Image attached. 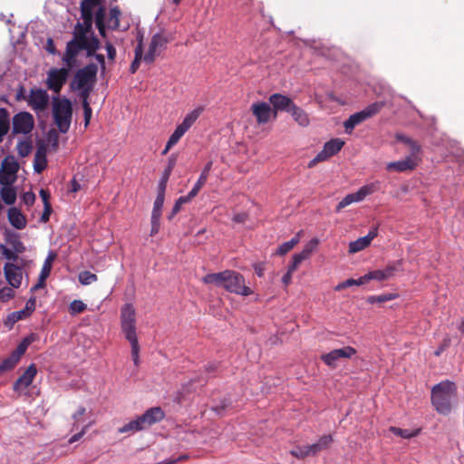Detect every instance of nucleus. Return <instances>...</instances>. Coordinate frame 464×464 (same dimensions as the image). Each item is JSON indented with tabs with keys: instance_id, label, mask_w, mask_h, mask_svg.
Returning <instances> with one entry per match:
<instances>
[{
	"instance_id": "1",
	"label": "nucleus",
	"mask_w": 464,
	"mask_h": 464,
	"mask_svg": "<svg viewBox=\"0 0 464 464\" xmlns=\"http://www.w3.org/2000/svg\"><path fill=\"white\" fill-rule=\"evenodd\" d=\"M206 285H214L224 288L226 291L244 296L250 295L252 290L245 285V279L241 274L233 270H224L219 273H211L202 278Z\"/></svg>"
},
{
	"instance_id": "2",
	"label": "nucleus",
	"mask_w": 464,
	"mask_h": 464,
	"mask_svg": "<svg viewBox=\"0 0 464 464\" xmlns=\"http://www.w3.org/2000/svg\"><path fill=\"white\" fill-rule=\"evenodd\" d=\"M458 396L456 383L444 380L435 384L430 391V403L435 411L441 415H449Z\"/></svg>"
},
{
	"instance_id": "3",
	"label": "nucleus",
	"mask_w": 464,
	"mask_h": 464,
	"mask_svg": "<svg viewBox=\"0 0 464 464\" xmlns=\"http://www.w3.org/2000/svg\"><path fill=\"white\" fill-rule=\"evenodd\" d=\"M135 310L131 304H126L121 309V324L125 338L131 346V355L135 365L139 364V342L136 334Z\"/></svg>"
},
{
	"instance_id": "4",
	"label": "nucleus",
	"mask_w": 464,
	"mask_h": 464,
	"mask_svg": "<svg viewBox=\"0 0 464 464\" xmlns=\"http://www.w3.org/2000/svg\"><path fill=\"white\" fill-rule=\"evenodd\" d=\"M52 115L53 122L62 133H67L72 119V105L71 101L60 96L52 98Z\"/></svg>"
},
{
	"instance_id": "5",
	"label": "nucleus",
	"mask_w": 464,
	"mask_h": 464,
	"mask_svg": "<svg viewBox=\"0 0 464 464\" xmlns=\"http://www.w3.org/2000/svg\"><path fill=\"white\" fill-rule=\"evenodd\" d=\"M97 72L98 66L93 63H88L75 72L70 83V88L83 89L89 86L94 87L97 81Z\"/></svg>"
},
{
	"instance_id": "6",
	"label": "nucleus",
	"mask_w": 464,
	"mask_h": 464,
	"mask_svg": "<svg viewBox=\"0 0 464 464\" xmlns=\"http://www.w3.org/2000/svg\"><path fill=\"white\" fill-rule=\"evenodd\" d=\"M11 136L29 135L34 128V118L28 111H19L12 118Z\"/></svg>"
},
{
	"instance_id": "7",
	"label": "nucleus",
	"mask_w": 464,
	"mask_h": 464,
	"mask_svg": "<svg viewBox=\"0 0 464 464\" xmlns=\"http://www.w3.org/2000/svg\"><path fill=\"white\" fill-rule=\"evenodd\" d=\"M380 189V182L375 181L361 187L355 193L346 195L336 206L335 211L340 212L343 208L351 205L352 203L360 202L367 196L378 191Z\"/></svg>"
},
{
	"instance_id": "8",
	"label": "nucleus",
	"mask_w": 464,
	"mask_h": 464,
	"mask_svg": "<svg viewBox=\"0 0 464 464\" xmlns=\"http://www.w3.org/2000/svg\"><path fill=\"white\" fill-rule=\"evenodd\" d=\"M70 68H53L47 73L46 85L49 90L53 91L56 93V96H59V93L67 81L69 76Z\"/></svg>"
},
{
	"instance_id": "9",
	"label": "nucleus",
	"mask_w": 464,
	"mask_h": 464,
	"mask_svg": "<svg viewBox=\"0 0 464 464\" xmlns=\"http://www.w3.org/2000/svg\"><path fill=\"white\" fill-rule=\"evenodd\" d=\"M26 101L32 110L38 113L44 112L48 108L50 97L45 90L32 88Z\"/></svg>"
},
{
	"instance_id": "10",
	"label": "nucleus",
	"mask_w": 464,
	"mask_h": 464,
	"mask_svg": "<svg viewBox=\"0 0 464 464\" xmlns=\"http://www.w3.org/2000/svg\"><path fill=\"white\" fill-rule=\"evenodd\" d=\"M18 169L19 165L14 158L6 157L4 159L0 169V184L11 186L16 179Z\"/></svg>"
},
{
	"instance_id": "11",
	"label": "nucleus",
	"mask_w": 464,
	"mask_h": 464,
	"mask_svg": "<svg viewBox=\"0 0 464 464\" xmlns=\"http://www.w3.org/2000/svg\"><path fill=\"white\" fill-rule=\"evenodd\" d=\"M356 353L357 352L353 347L344 346L322 354L320 358L329 367L335 368L339 360L351 358L355 355Z\"/></svg>"
},
{
	"instance_id": "12",
	"label": "nucleus",
	"mask_w": 464,
	"mask_h": 464,
	"mask_svg": "<svg viewBox=\"0 0 464 464\" xmlns=\"http://www.w3.org/2000/svg\"><path fill=\"white\" fill-rule=\"evenodd\" d=\"M169 40L161 34H156L152 36L148 52L144 55V62L151 63L157 55L166 48Z\"/></svg>"
},
{
	"instance_id": "13",
	"label": "nucleus",
	"mask_w": 464,
	"mask_h": 464,
	"mask_svg": "<svg viewBox=\"0 0 464 464\" xmlns=\"http://www.w3.org/2000/svg\"><path fill=\"white\" fill-rule=\"evenodd\" d=\"M165 417V414L161 408L160 407H153L147 410L142 415H140L139 418L140 425L142 429H146L148 427H150L151 425L160 421Z\"/></svg>"
},
{
	"instance_id": "14",
	"label": "nucleus",
	"mask_w": 464,
	"mask_h": 464,
	"mask_svg": "<svg viewBox=\"0 0 464 464\" xmlns=\"http://www.w3.org/2000/svg\"><path fill=\"white\" fill-rule=\"evenodd\" d=\"M419 164L420 160H414V157H406L401 160L389 162L386 165V169L389 171L407 172L415 169Z\"/></svg>"
},
{
	"instance_id": "15",
	"label": "nucleus",
	"mask_w": 464,
	"mask_h": 464,
	"mask_svg": "<svg viewBox=\"0 0 464 464\" xmlns=\"http://www.w3.org/2000/svg\"><path fill=\"white\" fill-rule=\"evenodd\" d=\"M269 102L273 106L274 118H276L278 111L289 112L292 106L295 104V102L290 98L280 93L272 94L269 97Z\"/></svg>"
},
{
	"instance_id": "16",
	"label": "nucleus",
	"mask_w": 464,
	"mask_h": 464,
	"mask_svg": "<svg viewBox=\"0 0 464 464\" xmlns=\"http://www.w3.org/2000/svg\"><path fill=\"white\" fill-rule=\"evenodd\" d=\"M4 274L12 287L18 288L21 285L23 273L19 266L12 263H6L4 266Z\"/></svg>"
},
{
	"instance_id": "17",
	"label": "nucleus",
	"mask_w": 464,
	"mask_h": 464,
	"mask_svg": "<svg viewBox=\"0 0 464 464\" xmlns=\"http://www.w3.org/2000/svg\"><path fill=\"white\" fill-rule=\"evenodd\" d=\"M36 373L37 369L35 364H30L28 368L24 372V373L14 383V391L21 392L22 390L29 387L32 384Z\"/></svg>"
},
{
	"instance_id": "18",
	"label": "nucleus",
	"mask_w": 464,
	"mask_h": 464,
	"mask_svg": "<svg viewBox=\"0 0 464 464\" xmlns=\"http://www.w3.org/2000/svg\"><path fill=\"white\" fill-rule=\"evenodd\" d=\"M92 24L93 22L90 21L86 24L85 20H82V23L78 22L74 26L73 38L72 40L85 45L89 40L88 34L92 33Z\"/></svg>"
},
{
	"instance_id": "19",
	"label": "nucleus",
	"mask_w": 464,
	"mask_h": 464,
	"mask_svg": "<svg viewBox=\"0 0 464 464\" xmlns=\"http://www.w3.org/2000/svg\"><path fill=\"white\" fill-rule=\"evenodd\" d=\"M251 111L256 119L258 124H266L268 122L271 115V107L266 102H256L251 106Z\"/></svg>"
},
{
	"instance_id": "20",
	"label": "nucleus",
	"mask_w": 464,
	"mask_h": 464,
	"mask_svg": "<svg viewBox=\"0 0 464 464\" xmlns=\"http://www.w3.org/2000/svg\"><path fill=\"white\" fill-rule=\"evenodd\" d=\"M82 50H84L83 44H81L73 40L69 41L66 44V50L63 57V63H65L69 68H72L75 62L76 56Z\"/></svg>"
},
{
	"instance_id": "21",
	"label": "nucleus",
	"mask_w": 464,
	"mask_h": 464,
	"mask_svg": "<svg viewBox=\"0 0 464 464\" xmlns=\"http://www.w3.org/2000/svg\"><path fill=\"white\" fill-rule=\"evenodd\" d=\"M377 236L376 229L369 231L365 237H359L349 244V253L354 254L366 248Z\"/></svg>"
},
{
	"instance_id": "22",
	"label": "nucleus",
	"mask_w": 464,
	"mask_h": 464,
	"mask_svg": "<svg viewBox=\"0 0 464 464\" xmlns=\"http://www.w3.org/2000/svg\"><path fill=\"white\" fill-rule=\"evenodd\" d=\"M47 148L44 144L37 147L34 159V169L36 173H42L47 167Z\"/></svg>"
},
{
	"instance_id": "23",
	"label": "nucleus",
	"mask_w": 464,
	"mask_h": 464,
	"mask_svg": "<svg viewBox=\"0 0 464 464\" xmlns=\"http://www.w3.org/2000/svg\"><path fill=\"white\" fill-rule=\"evenodd\" d=\"M178 157L176 154H171L168 159V163L166 168L163 170L160 184H159V191L165 193L166 186L169 181V179L171 175L173 169L176 166Z\"/></svg>"
},
{
	"instance_id": "24",
	"label": "nucleus",
	"mask_w": 464,
	"mask_h": 464,
	"mask_svg": "<svg viewBox=\"0 0 464 464\" xmlns=\"http://www.w3.org/2000/svg\"><path fill=\"white\" fill-rule=\"evenodd\" d=\"M101 3L100 0H82L80 5L81 16L85 20L86 24L92 21L93 22V9Z\"/></svg>"
},
{
	"instance_id": "25",
	"label": "nucleus",
	"mask_w": 464,
	"mask_h": 464,
	"mask_svg": "<svg viewBox=\"0 0 464 464\" xmlns=\"http://www.w3.org/2000/svg\"><path fill=\"white\" fill-rule=\"evenodd\" d=\"M8 220L16 229H23L26 227V218L17 208H9Z\"/></svg>"
},
{
	"instance_id": "26",
	"label": "nucleus",
	"mask_w": 464,
	"mask_h": 464,
	"mask_svg": "<svg viewBox=\"0 0 464 464\" xmlns=\"http://www.w3.org/2000/svg\"><path fill=\"white\" fill-rule=\"evenodd\" d=\"M332 435L322 436L317 442L309 445V450L312 456L317 455L319 452L328 449L333 442Z\"/></svg>"
},
{
	"instance_id": "27",
	"label": "nucleus",
	"mask_w": 464,
	"mask_h": 464,
	"mask_svg": "<svg viewBox=\"0 0 464 464\" xmlns=\"http://www.w3.org/2000/svg\"><path fill=\"white\" fill-rule=\"evenodd\" d=\"M394 271H395V267L394 266H387L383 270L371 271V272H369V273H367L365 275V277L367 279V283L370 280L382 281V280H385V279L392 276L393 274H394Z\"/></svg>"
},
{
	"instance_id": "28",
	"label": "nucleus",
	"mask_w": 464,
	"mask_h": 464,
	"mask_svg": "<svg viewBox=\"0 0 464 464\" xmlns=\"http://www.w3.org/2000/svg\"><path fill=\"white\" fill-rule=\"evenodd\" d=\"M367 120L366 115L364 114L363 111H361L359 112L352 114L348 120H346L343 123V126L345 128V131L347 133H351L353 130L362 122Z\"/></svg>"
},
{
	"instance_id": "29",
	"label": "nucleus",
	"mask_w": 464,
	"mask_h": 464,
	"mask_svg": "<svg viewBox=\"0 0 464 464\" xmlns=\"http://www.w3.org/2000/svg\"><path fill=\"white\" fill-rule=\"evenodd\" d=\"M10 115L5 108H0V143L10 130Z\"/></svg>"
},
{
	"instance_id": "30",
	"label": "nucleus",
	"mask_w": 464,
	"mask_h": 464,
	"mask_svg": "<svg viewBox=\"0 0 464 464\" xmlns=\"http://www.w3.org/2000/svg\"><path fill=\"white\" fill-rule=\"evenodd\" d=\"M202 111V107L194 109L192 111L186 115L183 121L179 126L187 132L190 129V127L195 123V121L198 119Z\"/></svg>"
},
{
	"instance_id": "31",
	"label": "nucleus",
	"mask_w": 464,
	"mask_h": 464,
	"mask_svg": "<svg viewBox=\"0 0 464 464\" xmlns=\"http://www.w3.org/2000/svg\"><path fill=\"white\" fill-rule=\"evenodd\" d=\"M294 120L303 127H305L309 124V118L307 113L300 107L294 104L291 110L289 111Z\"/></svg>"
},
{
	"instance_id": "32",
	"label": "nucleus",
	"mask_w": 464,
	"mask_h": 464,
	"mask_svg": "<svg viewBox=\"0 0 464 464\" xmlns=\"http://www.w3.org/2000/svg\"><path fill=\"white\" fill-rule=\"evenodd\" d=\"M301 231L298 232L291 240L283 243L279 246V247L276 251V255L285 256L289 251H291L295 245H297L300 241Z\"/></svg>"
},
{
	"instance_id": "33",
	"label": "nucleus",
	"mask_w": 464,
	"mask_h": 464,
	"mask_svg": "<svg viewBox=\"0 0 464 464\" xmlns=\"http://www.w3.org/2000/svg\"><path fill=\"white\" fill-rule=\"evenodd\" d=\"M344 145V141L341 139H332L324 145V149L327 151L330 157L338 153Z\"/></svg>"
},
{
	"instance_id": "34",
	"label": "nucleus",
	"mask_w": 464,
	"mask_h": 464,
	"mask_svg": "<svg viewBox=\"0 0 464 464\" xmlns=\"http://www.w3.org/2000/svg\"><path fill=\"white\" fill-rule=\"evenodd\" d=\"M0 195L4 202L7 205H12L16 200V191L10 186H3L0 190Z\"/></svg>"
},
{
	"instance_id": "35",
	"label": "nucleus",
	"mask_w": 464,
	"mask_h": 464,
	"mask_svg": "<svg viewBox=\"0 0 464 464\" xmlns=\"http://www.w3.org/2000/svg\"><path fill=\"white\" fill-rule=\"evenodd\" d=\"M100 40L97 38V36L94 35L92 32L91 37H89V40L87 41V44L84 45V50L86 51L87 56H93L97 50L100 49Z\"/></svg>"
},
{
	"instance_id": "36",
	"label": "nucleus",
	"mask_w": 464,
	"mask_h": 464,
	"mask_svg": "<svg viewBox=\"0 0 464 464\" xmlns=\"http://www.w3.org/2000/svg\"><path fill=\"white\" fill-rule=\"evenodd\" d=\"M17 153L20 157H27L33 150V142L30 138L18 141L16 145Z\"/></svg>"
},
{
	"instance_id": "37",
	"label": "nucleus",
	"mask_w": 464,
	"mask_h": 464,
	"mask_svg": "<svg viewBox=\"0 0 464 464\" xmlns=\"http://www.w3.org/2000/svg\"><path fill=\"white\" fill-rule=\"evenodd\" d=\"M212 165H213L212 161H208L205 165L204 169L201 171V174H200L198 179L197 180L196 184L193 187L195 191L197 190L198 192H199L201 188L206 184V182L208 180V175H209V172L211 170Z\"/></svg>"
},
{
	"instance_id": "38",
	"label": "nucleus",
	"mask_w": 464,
	"mask_h": 464,
	"mask_svg": "<svg viewBox=\"0 0 464 464\" xmlns=\"http://www.w3.org/2000/svg\"><path fill=\"white\" fill-rule=\"evenodd\" d=\"M20 361V358L12 353L10 356L5 358L0 364V372H7L13 370L18 362Z\"/></svg>"
},
{
	"instance_id": "39",
	"label": "nucleus",
	"mask_w": 464,
	"mask_h": 464,
	"mask_svg": "<svg viewBox=\"0 0 464 464\" xmlns=\"http://www.w3.org/2000/svg\"><path fill=\"white\" fill-rule=\"evenodd\" d=\"M163 203H164V193L159 191L157 198L154 201L153 209H152V213H151V219H160Z\"/></svg>"
},
{
	"instance_id": "40",
	"label": "nucleus",
	"mask_w": 464,
	"mask_h": 464,
	"mask_svg": "<svg viewBox=\"0 0 464 464\" xmlns=\"http://www.w3.org/2000/svg\"><path fill=\"white\" fill-rule=\"evenodd\" d=\"M367 283V279L365 277V275L361 276L358 279L350 278L347 279L340 284H338L335 287V291H341L343 289H345L347 287L353 286V285H362Z\"/></svg>"
},
{
	"instance_id": "41",
	"label": "nucleus",
	"mask_w": 464,
	"mask_h": 464,
	"mask_svg": "<svg viewBox=\"0 0 464 464\" xmlns=\"http://www.w3.org/2000/svg\"><path fill=\"white\" fill-rule=\"evenodd\" d=\"M389 430L394 435L401 437L403 439H411V438L417 436L420 433L419 429L415 430H405V429H401V428L392 426V427H390Z\"/></svg>"
},
{
	"instance_id": "42",
	"label": "nucleus",
	"mask_w": 464,
	"mask_h": 464,
	"mask_svg": "<svg viewBox=\"0 0 464 464\" xmlns=\"http://www.w3.org/2000/svg\"><path fill=\"white\" fill-rule=\"evenodd\" d=\"M385 106V102H375L370 105H368L365 109H363V112L366 115L367 119L376 115L381 111V110Z\"/></svg>"
},
{
	"instance_id": "43",
	"label": "nucleus",
	"mask_w": 464,
	"mask_h": 464,
	"mask_svg": "<svg viewBox=\"0 0 464 464\" xmlns=\"http://www.w3.org/2000/svg\"><path fill=\"white\" fill-rule=\"evenodd\" d=\"M319 244V240L317 238L311 239L303 248L300 253H297L300 256H303L304 260L309 258L311 254L314 251Z\"/></svg>"
},
{
	"instance_id": "44",
	"label": "nucleus",
	"mask_w": 464,
	"mask_h": 464,
	"mask_svg": "<svg viewBox=\"0 0 464 464\" xmlns=\"http://www.w3.org/2000/svg\"><path fill=\"white\" fill-rule=\"evenodd\" d=\"M143 430L139 418L134 420L130 421L129 423L123 425L119 429L120 433H127V432H134Z\"/></svg>"
},
{
	"instance_id": "45",
	"label": "nucleus",
	"mask_w": 464,
	"mask_h": 464,
	"mask_svg": "<svg viewBox=\"0 0 464 464\" xmlns=\"http://www.w3.org/2000/svg\"><path fill=\"white\" fill-rule=\"evenodd\" d=\"M98 280L95 274L90 271H82L79 274V281L82 285H91Z\"/></svg>"
},
{
	"instance_id": "46",
	"label": "nucleus",
	"mask_w": 464,
	"mask_h": 464,
	"mask_svg": "<svg viewBox=\"0 0 464 464\" xmlns=\"http://www.w3.org/2000/svg\"><path fill=\"white\" fill-rule=\"evenodd\" d=\"M121 12L118 7H113L110 10L109 24L111 29L115 30L120 25Z\"/></svg>"
},
{
	"instance_id": "47",
	"label": "nucleus",
	"mask_w": 464,
	"mask_h": 464,
	"mask_svg": "<svg viewBox=\"0 0 464 464\" xmlns=\"http://www.w3.org/2000/svg\"><path fill=\"white\" fill-rule=\"evenodd\" d=\"M291 454L297 459H304L306 457L312 456L309 450V445L296 446L295 449L291 450Z\"/></svg>"
},
{
	"instance_id": "48",
	"label": "nucleus",
	"mask_w": 464,
	"mask_h": 464,
	"mask_svg": "<svg viewBox=\"0 0 464 464\" xmlns=\"http://www.w3.org/2000/svg\"><path fill=\"white\" fill-rule=\"evenodd\" d=\"M55 257H56V255L54 253H51L45 259L44 266L42 267L41 273H40V275H42L43 277L44 276L48 277L50 276L51 269H52V264H53V260L55 259Z\"/></svg>"
},
{
	"instance_id": "49",
	"label": "nucleus",
	"mask_w": 464,
	"mask_h": 464,
	"mask_svg": "<svg viewBox=\"0 0 464 464\" xmlns=\"http://www.w3.org/2000/svg\"><path fill=\"white\" fill-rule=\"evenodd\" d=\"M396 297L393 294H385V295H372L367 298V302L370 304L374 303H384L387 301L393 300Z\"/></svg>"
},
{
	"instance_id": "50",
	"label": "nucleus",
	"mask_w": 464,
	"mask_h": 464,
	"mask_svg": "<svg viewBox=\"0 0 464 464\" xmlns=\"http://www.w3.org/2000/svg\"><path fill=\"white\" fill-rule=\"evenodd\" d=\"M87 309V305L81 300H73L69 306L72 314H81Z\"/></svg>"
},
{
	"instance_id": "51",
	"label": "nucleus",
	"mask_w": 464,
	"mask_h": 464,
	"mask_svg": "<svg viewBox=\"0 0 464 464\" xmlns=\"http://www.w3.org/2000/svg\"><path fill=\"white\" fill-rule=\"evenodd\" d=\"M185 133L186 131L178 125L174 132L169 138V147L176 145Z\"/></svg>"
},
{
	"instance_id": "52",
	"label": "nucleus",
	"mask_w": 464,
	"mask_h": 464,
	"mask_svg": "<svg viewBox=\"0 0 464 464\" xmlns=\"http://www.w3.org/2000/svg\"><path fill=\"white\" fill-rule=\"evenodd\" d=\"M32 343V339L30 337L24 338L16 347V349L13 352L16 354L20 359L23 354L26 352L28 346Z\"/></svg>"
},
{
	"instance_id": "53",
	"label": "nucleus",
	"mask_w": 464,
	"mask_h": 464,
	"mask_svg": "<svg viewBox=\"0 0 464 464\" xmlns=\"http://www.w3.org/2000/svg\"><path fill=\"white\" fill-rule=\"evenodd\" d=\"M330 157L327 151L323 149L313 160H311L308 163V168H314L319 162L327 160Z\"/></svg>"
},
{
	"instance_id": "54",
	"label": "nucleus",
	"mask_w": 464,
	"mask_h": 464,
	"mask_svg": "<svg viewBox=\"0 0 464 464\" xmlns=\"http://www.w3.org/2000/svg\"><path fill=\"white\" fill-rule=\"evenodd\" d=\"M72 91H79V96L82 100V104H90L89 98L93 90V87H84L83 89H72Z\"/></svg>"
},
{
	"instance_id": "55",
	"label": "nucleus",
	"mask_w": 464,
	"mask_h": 464,
	"mask_svg": "<svg viewBox=\"0 0 464 464\" xmlns=\"http://www.w3.org/2000/svg\"><path fill=\"white\" fill-rule=\"evenodd\" d=\"M451 344V339L449 335H446L441 341L440 344L434 351V355L439 357L444 351H446Z\"/></svg>"
},
{
	"instance_id": "56",
	"label": "nucleus",
	"mask_w": 464,
	"mask_h": 464,
	"mask_svg": "<svg viewBox=\"0 0 464 464\" xmlns=\"http://www.w3.org/2000/svg\"><path fill=\"white\" fill-rule=\"evenodd\" d=\"M27 317H29V315L24 312V309H22L20 311L11 313L8 315V321H10L12 324H15L16 322L26 319Z\"/></svg>"
},
{
	"instance_id": "57",
	"label": "nucleus",
	"mask_w": 464,
	"mask_h": 464,
	"mask_svg": "<svg viewBox=\"0 0 464 464\" xmlns=\"http://www.w3.org/2000/svg\"><path fill=\"white\" fill-rule=\"evenodd\" d=\"M14 296V291L8 286L0 289V302H7Z\"/></svg>"
},
{
	"instance_id": "58",
	"label": "nucleus",
	"mask_w": 464,
	"mask_h": 464,
	"mask_svg": "<svg viewBox=\"0 0 464 464\" xmlns=\"http://www.w3.org/2000/svg\"><path fill=\"white\" fill-rule=\"evenodd\" d=\"M408 149L410 150V155L408 157H414V160H420V162L421 159L419 156L421 151L420 145L415 141L411 145L408 146Z\"/></svg>"
},
{
	"instance_id": "59",
	"label": "nucleus",
	"mask_w": 464,
	"mask_h": 464,
	"mask_svg": "<svg viewBox=\"0 0 464 464\" xmlns=\"http://www.w3.org/2000/svg\"><path fill=\"white\" fill-rule=\"evenodd\" d=\"M8 243L12 246L13 250H14L16 253H23L25 250L23 242L16 237L10 238Z\"/></svg>"
},
{
	"instance_id": "60",
	"label": "nucleus",
	"mask_w": 464,
	"mask_h": 464,
	"mask_svg": "<svg viewBox=\"0 0 464 464\" xmlns=\"http://www.w3.org/2000/svg\"><path fill=\"white\" fill-rule=\"evenodd\" d=\"M303 261H304L303 256H300L298 254H295L292 257V263L289 265L287 272L293 274Z\"/></svg>"
},
{
	"instance_id": "61",
	"label": "nucleus",
	"mask_w": 464,
	"mask_h": 464,
	"mask_svg": "<svg viewBox=\"0 0 464 464\" xmlns=\"http://www.w3.org/2000/svg\"><path fill=\"white\" fill-rule=\"evenodd\" d=\"M105 15H106L105 8L103 6H100L95 13L96 25H100L101 24H105Z\"/></svg>"
},
{
	"instance_id": "62",
	"label": "nucleus",
	"mask_w": 464,
	"mask_h": 464,
	"mask_svg": "<svg viewBox=\"0 0 464 464\" xmlns=\"http://www.w3.org/2000/svg\"><path fill=\"white\" fill-rule=\"evenodd\" d=\"M198 194V192L194 188H192L188 195L186 196H182V197H179L176 201L180 205L182 206L183 204H186L188 202H189L193 198H195L197 195Z\"/></svg>"
},
{
	"instance_id": "63",
	"label": "nucleus",
	"mask_w": 464,
	"mask_h": 464,
	"mask_svg": "<svg viewBox=\"0 0 464 464\" xmlns=\"http://www.w3.org/2000/svg\"><path fill=\"white\" fill-rule=\"evenodd\" d=\"M35 305H36V298L34 296L30 297L27 300L24 310L30 316L32 314V313L35 310Z\"/></svg>"
},
{
	"instance_id": "64",
	"label": "nucleus",
	"mask_w": 464,
	"mask_h": 464,
	"mask_svg": "<svg viewBox=\"0 0 464 464\" xmlns=\"http://www.w3.org/2000/svg\"><path fill=\"white\" fill-rule=\"evenodd\" d=\"M22 201L28 207L32 206L35 201V195L32 191H28L23 194Z\"/></svg>"
}]
</instances>
